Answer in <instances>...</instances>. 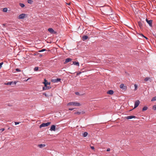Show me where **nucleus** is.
<instances>
[{
	"instance_id": "obj_31",
	"label": "nucleus",
	"mask_w": 156,
	"mask_h": 156,
	"mask_svg": "<svg viewBox=\"0 0 156 156\" xmlns=\"http://www.w3.org/2000/svg\"><path fill=\"white\" fill-rule=\"evenodd\" d=\"M43 94L46 97H48V95L45 93H43Z\"/></svg>"
},
{
	"instance_id": "obj_20",
	"label": "nucleus",
	"mask_w": 156,
	"mask_h": 156,
	"mask_svg": "<svg viewBox=\"0 0 156 156\" xmlns=\"http://www.w3.org/2000/svg\"><path fill=\"white\" fill-rule=\"evenodd\" d=\"M88 134V133L87 132H85L83 134V137H86Z\"/></svg>"
},
{
	"instance_id": "obj_34",
	"label": "nucleus",
	"mask_w": 156,
	"mask_h": 156,
	"mask_svg": "<svg viewBox=\"0 0 156 156\" xmlns=\"http://www.w3.org/2000/svg\"><path fill=\"white\" fill-rule=\"evenodd\" d=\"M141 36H142V37H144L146 39H147V37H146L144 36L143 34H141Z\"/></svg>"
},
{
	"instance_id": "obj_17",
	"label": "nucleus",
	"mask_w": 156,
	"mask_h": 156,
	"mask_svg": "<svg viewBox=\"0 0 156 156\" xmlns=\"http://www.w3.org/2000/svg\"><path fill=\"white\" fill-rule=\"evenodd\" d=\"M138 26H139L141 28L142 27V26H143V24H142V23L141 22H140V21L138 22Z\"/></svg>"
},
{
	"instance_id": "obj_19",
	"label": "nucleus",
	"mask_w": 156,
	"mask_h": 156,
	"mask_svg": "<svg viewBox=\"0 0 156 156\" xmlns=\"http://www.w3.org/2000/svg\"><path fill=\"white\" fill-rule=\"evenodd\" d=\"M48 31L51 33H53L54 31L53 29L49 28L48 29Z\"/></svg>"
},
{
	"instance_id": "obj_3",
	"label": "nucleus",
	"mask_w": 156,
	"mask_h": 156,
	"mask_svg": "<svg viewBox=\"0 0 156 156\" xmlns=\"http://www.w3.org/2000/svg\"><path fill=\"white\" fill-rule=\"evenodd\" d=\"M140 103V101L139 100L136 101L134 103V108H136L139 105Z\"/></svg>"
},
{
	"instance_id": "obj_10",
	"label": "nucleus",
	"mask_w": 156,
	"mask_h": 156,
	"mask_svg": "<svg viewBox=\"0 0 156 156\" xmlns=\"http://www.w3.org/2000/svg\"><path fill=\"white\" fill-rule=\"evenodd\" d=\"M136 118V116L134 115H130V116H127L126 117V118L127 119H131L132 118Z\"/></svg>"
},
{
	"instance_id": "obj_22",
	"label": "nucleus",
	"mask_w": 156,
	"mask_h": 156,
	"mask_svg": "<svg viewBox=\"0 0 156 156\" xmlns=\"http://www.w3.org/2000/svg\"><path fill=\"white\" fill-rule=\"evenodd\" d=\"M12 83H13V82L11 81V82H8L6 83L5 84L6 85H11V84H12Z\"/></svg>"
},
{
	"instance_id": "obj_37",
	"label": "nucleus",
	"mask_w": 156,
	"mask_h": 156,
	"mask_svg": "<svg viewBox=\"0 0 156 156\" xmlns=\"http://www.w3.org/2000/svg\"><path fill=\"white\" fill-rule=\"evenodd\" d=\"M5 130V129L4 128H2L0 129V130H1L2 132L4 131Z\"/></svg>"
},
{
	"instance_id": "obj_41",
	"label": "nucleus",
	"mask_w": 156,
	"mask_h": 156,
	"mask_svg": "<svg viewBox=\"0 0 156 156\" xmlns=\"http://www.w3.org/2000/svg\"><path fill=\"white\" fill-rule=\"evenodd\" d=\"M73 109H74V108H69V110H71V111H72Z\"/></svg>"
},
{
	"instance_id": "obj_29",
	"label": "nucleus",
	"mask_w": 156,
	"mask_h": 156,
	"mask_svg": "<svg viewBox=\"0 0 156 156\" xmlns=\"http://www.w3.org/2000/svg\"><path fill=\"white\" fill-rule=\"evenodd\" d=\"M153 109L154 110H156V105H155L153 106Z\"/></svg>"
},
{
	"instance_id": "obj_9",
	"label": "nucleus",
	"mask_w": 156,
	"mask_h": 156,
	"mask_svg": "<svg viewBox=\"0 0 156 156\" xmlns=\"http://www.w3.org/2000/svg\"><path fill=\"white\" fill-rule=\"evenodd\" d=\"M50 130L51 131H55V126L54 125H52Z\"/></svg>"
},
{
	"instance_id": "obj_33",
	"label": "nucleus",
	"mask_w": 156,
	"mask_h": 156,
	"mask_svg": "<svg viewBox=\"0 0 156 156\" xmlns=\"http://www.w3.org/2000/svg\"><path fill=\"white\" fill-rule=\"evenodd\" d=\"M16 71L18 72H20L21 71V70L20 69H19L18 68L16 69Z\"/></svg>"
},
{
	"instance_id": "obj_27",
	"label": "nucleus",
	"mask_w": 156,
	"mask_h": 156,
	"mask_svg": "<svg viewBox=\"0 0 156 156\" xmlns=\"http://www.w3.org/2000/svg\"><path fill=\"white\" fill-rule=\"evenodd\" d=\"M156 101V96L152 98L151 100L152 101Z\"/></svg>"
},
{
	"instance_id": "obj_43",
	"label": "nucleus",
	"mask_w": 156,
	"mask_h": 156,
	"mask_svg": "<svg viewBox=\"0 0 156 156\" xmlns=\"http://www.w3.org/2000/svg\"><path fill=\"white\" fill-rule=\"evenodd\" d=\"M30 79V78H29L28 79H27V80H25V81H28V80Z\"/></svg>"
},
{
	"instance_id": "obj_5",
	"label": "nucleus",
	"mask_w": 156,
	"mask_h": 156,
	"mask_svg": "<svg viewBox=\"0 0 156 156\" xmlns=\"http://www.w3.org/2000/svg\"><path fill=\"white\" fill-rule=\"evenodd\" d=\"M120 88L124 90H126L127 89V87L126 86H124L123 84H121L120 86Z\"/></svg>"
},
{
	"instance_id": "obj_18",
	"label": "nucleus",
	"mask_w": 156,
	"mask_h": 156,
	"mask_svg": "<svg viewBox=\"0 0 156 156\" xmlns=\"http://www.w3.org/2000/svg\"><path fill=\"white\" fill-rule=\"evenodd\" d=\"M73 64L74 65H76V66H79V62H76L75 61H74L73 62Z\"/></svg>"
},
{
	"instance_id": "obj_14",
	"label": "nucleus",
	"mask_w": 156,
	"mask_h": 156,
	"mask_svg": "<svg viewBox=\"0 0 156 156\" xmlns=\"http://www.w3.org/2000/svg\"><path fill=\"white\" fill-rule=\"evenodd\" d=\"M88 38V37L87 36V35H84V36H83L82 37V40L83 41H85V40H86Z\"/></svg>"
},
{
	"instance_id": "obj_23",
	"label": "nucleus",
	"mask_w": 156,
	"mask_h": 156,
	"mask_svg": "<svg viewBox=\"0 0 156 156\" xmlns=\"http://www.w3.org/2000/svg\"><path fill=\"white\" fill-rule=\"evenodd\" d=\"M33 2V1H32L31 0H27V2L29 4H31Z\"/></svg>"
},
{
	"instance_id": "obj_35",
	"label": "nucleus",
	"mask_w": 156,
	"mask_h": 156,
	"mask_svg": "<svg viewBox=\"0 0 156 156\" xmlns=\"http://www.w3.org/2000/svg\"><path fill=\"white\" fill-rule=\"evenodd\" d=\"M3 63L1 62L0 63V69H1L2 67V65Z\"/></svg>"
},
{
	"instance_id": "obj_42",
	"label": "nucleus",
	"mask_w": 156,
	"mask_h": 156,
	"mask_svg": "<svg viewBox=\"0 0 156 156\" xmlns=\"http://www.w3.org/2000/svg\"><path fill=\"white\" fill-rule=\"evenodd\" d=\"M91 148L92 149H94V147L93 146H92V147H91Z\"/></svg>"
},
{
	"instance_id": "obj_8",
	"label": "nucleus",
	"mask_w": 156,
	"mask_h": 156,
	"mask_svg": "<svg viewBox=\"0 0 156 156\" xmlns=\"http://www.w3.org/2000/svg\"><path fill=\"white\" fill-rule=\"evenodd\" d=\"M51 88V87L50 86H44V87H43V90H48V89H50Z\"/></svg>"
},
{
	"instance_id": "obj_36",
	"label": "nucleus",
	"mask_w": 156,
	"mask_h": 156,
	"mask_svg": "<svg viewBox=\"0 0 156 156\" xmlns=\"http://www.w3.org/2000/svg\"><path fill=\"white\" fill-rule=\"evenodd\" d=\"M75 94H76L77 95H79L80 94H79V92H76L75 93Z\"/></svg>"
},
{
	"instance_id": "obj_32",
	"label": "nucleus",
	"mask_w": 156,
	"mask_h": 156,
	"mask_svg": "<svg viewBox=\"0 0 156 156\" xmlns=\"http://www.w3.org/2000/svg\"><path fill=\"white\" fill-rule=\"evenodd\" d=\"M46 50L45 49H42V50H41L39 51V52H43V51H45Z\"/></svg>"
},
{
	"instance_id": "obj_24",
	"label": "nucleus",
	"mask_w": 156,
	"mask_h": 156,
	"mask_svg": "<svg viewBox=\"0 0 156 156\" xmlns=\"http://www.w3.org/2000/svg\"><path fill=\"white\" fill-rule=\"evenodd\" d=\"M20 5L22 8L24 7L25 6L24 4L21 3H20Z\"/></svg>"
},
{
	"instance_id": "obj_7",
	"label": "nucleus",
	"mask_w": 156,
	"mask_h": 156,
	"mask_svg": "<svg viewBox=\"0 0 156 156\" xmlns=\"http://www.w3.org/2000/svg\"><path fill=\"white\" fill-rule=\"evenodd\" d=\"M26 14L24 13H22L20 14L19 16V19H23L25 16Z\"/></svg>"
},
{
	"instance_id": "obj_40",
	"label": "nucleus",
	"mask_w": 156,
	"mask_h": 156,
	"mask_svg": "<svg viewBox=\"0 0 156 156\" xmlns=\"http://www.w3.org/2000/svg\"><path fill=\"white\" fill-rule=\"evenodd\" d=\"M110 149L109 148H108L107 150V151H110Z\"/></svg>"
},
{
	"instance_id": "obj_39",
	"label": "nucleus",
	"mask_w": 156,
	"mask_h": 156,
	"mask_svg": "<svg viewBox=\"0 0 156 156\" xmlns=\"http://www.w3.org/2000/svg\"><path fill=\"white\" fill-rule=\"evenodd\" d=\"M17 83V82L16 81H14V82H13V83L14 85H16Z\"/></svg>"
},
{
	"instance_id": "obj_13",
	"label": "nucleus",
	"mask_w": 156,
	"mask_h": 156,
	"mask_svg": "<svg viewBox=\"0 0 156 156\" xmlns=\"http://www.w3.org/2000/svg\"><path fill=\"white\" fill-rule=\"evenodd\" d=\"M84 113H85V112L83 111H82V112H74V114L80 115V114H81V113L82 114H83Z\"/></svg>"
},
{
	"instance_id": "obj_28",
	"label": "nucleus",
	"mask_w": 156,
	"mask_h": 156,
	"mask_svg": "<svg viewBox=\"0 0 156 156\" xmlns=\"http://www.w3.org/2000/svg\"><path fill=\"white\" fill-rule=\"evenodd\" d=\"M134 87H135L134 90H136L137 88V84H135Z\"/></svg>"
},
{
	"instance_id": "obj_4",
	"label": "nucleus",
	"mask_w": 156,
	"mask_h": 156,
	"mask_svg": "<svg viewBox=\"0 0 156 156\" xmlns=\"http://www.w3.org/2000/svg\"><path fill=\"white\" fill-rule=\"evenodd\" d=\"M61 80V79L58 78L57 79H52L51 80V81L54 83H55L60 81Z\"/></svg>"
},
{
	"instance_id": "obj_12",
	"label": "nucleus",
	"mask_w": 156,
	"mask_h": 156,
	"mask_svg": "<svg viewBox=\"0 0 156 156\" xmlns=\"http://www.w3.org/2000/svg\"><path fill=\"white\" fill-rule=\"evenodd\" d=\"M45 82L44 83V86H47L48 85H50V83H49L47 82V80H46V79H44Z\"/></svg>"
},
{
	"instance_id": "obj_6",
	"label": "nucleus",
	"mask_w": 156,
	"mask_h": 156,
	"mask_svg": "<svg viewBox=\"0 0 156 156\" xmlns=\"http://www.w3.org/2000/svg\"><path fill=\"white\" fill-rule=\"evenodd\" d=\"M146 20L150 26L152 27V20H148L147 19H146Z\"/></svg>"
},
{
	"instance_id": "obj_16",
	"label": "nucleus",
	"mask_w": 156,
	"mask_h": 156,
	"mask_svg": "<svg viewBox=\"0 0 156 156\" xmlns=\"http://www.w3.org/2000/svg\"><path fill=\"white\" fill-rule=\"evenodd\" d=\"M45 145L44 144H40L38 145V147L40 148H42L45 147Z\"/></svg>"
},
{
	"instance_id": "obj_1",
	"label": "nucleus",
	"mask_w": 156,
	"mask_h": 156,
	"mask_svg": "<svg viewBox=\"0 0 156 156\" xmlns=\"http://www.w3.org/2000/svg\"><path fill=\"white\" fill-rule=\"evenodd\" d=\"M80 105L79 103L76 102H72L68 103L67 105H73L76 106H79Z\"/></svg>"
},
{
	"instance_id": "obj_15",
	"label": "nucleus",
	"mask_w": 156,
	"mask_h": 156,
	"mask_svg": "<svg viewBox=\"0 0 156 156\" xmlns=\"http://www.w3.org/2000/svg\"><path fill=\"white\" fill-rule=\"evenodd\" d=\"M107 94H109L110 95H112L114 93V91L113 90H108L107 92Z\"/></svg>"
},
{
	"instance_id": "obj_30",
	"label": "nucleus",
	"mask_w": 156,
	"mask_h": 156,
	"mask_svg": "<svg viewBox=\"0 0 156 156\" xmlns=\"http://www.w3.org/2000/svg\"><path fill=\"white\" fill-rule=\"evenodd\" d=\"M149 79V78H148V77H146L144 79V80L145 81H147Z\"/></svg>"
},
{
	"instance_id": "obj_26",
	"label": "nucleus",
	"mask_w": 156,
	"mask_h": 156,
	"mask_svg": "<svg viewBox=\"0 0 156 156\" xmlns=\"http://www.w3.org/2000/svg\"><path fill=\"white\" fill-rule=\"evenodd\" d=\"M39 68L38 67H36L34 69V71H37L38 70Z\"/></svg>"
},
{
	"instance_id": "obj_25",
	"label": "nucleus",
	"mask_w": 156,
	"mask_h": 156,
	"mask_svg": "<svg viewBox=\"0 0 156 156\" xmlns=\"http://www.w3.org/2000/svg\"><path fill=\"white\" fill-rule=\"evenodd\" d=\"M3 12H6L7 11V9L6 8H4L3 9Z\"/></svg>"
},
{
	"instance_id": "obj_44",
	"label": "nucleus",
	"mask_w": 156,
	"mask_h": 156,
	"mask_svg": "<svg viewBox=\"0 0 156 156\" xmlns=\"http://www.w3.org/2000/svg\"><path fill=\"white\" fill-rule=\"evenodd\" d=\"M42 55H40V57H42Z\"/></svg>"
},
{
	"instance_id": "obj_2",
	"label": "nucleus",
	"mask_w": 156,
	"mask_h": 156,
	"mask_svg": "<svg viewBox=\"0 0 156 156\" xmlns=\"http://www.w3.org/2000/svg\"><path fill=\"white\" fill-rule=\"evenodd\" d=\"M50 122H47L46 123H43L40 126V128L47 126L51 124Z\"/></svg>"
},
{
	"instance_id": "obj_38",
	"label": "nucleus",
	"mask_w": 156,
	"mask_h": 156,
	"mask_svg": "<svg viewBox=\"0 0 156 156\" xmlns=\"http://www.w3.org/2000/svg\"><path fill=\"white\" fill-rule=\"evenodd\" d=\"M19 123L18 122H15V124L16 125H17V124H19Z\"/></svg>"
},
{
	"instance_id": "obj_21",
	"label": "nucleus",
	"mask_w": 156,
	"mask_h": 156,
	"mask_svg": "<svg viewBox=\"0 0 156 156\" xmlns=\"http://www.w3.org/2000/svg\"><path fill=\"white\" fill-rule=\"evenodd\" d=\"M148 109V107L147 106H144L143 108L142 111H145L147 110Z\"/></svg>"
},
{
	"instance_id": "obj_11",
	"label": "nucleus",
	"mask_w": 156,
	"mask_h": 156,
	"mask_svg": "<svg viewBox=\"0 0 156 156\" xmlns=\"http://www.w3.org/2000/svg\"><path fill=\"white\" fill-rule=\"evenodd\" d=\"M72 59L71 58H68L66 59L65 61V64L66 63L69 62L71 61Z\"/></svg>"
}]
</instances>
